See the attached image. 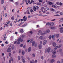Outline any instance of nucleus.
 I'll return each instance as SVG.
<instances>
[{
  "label": "nucleus",
  "mask_w": 63,
  "mask_h": 63,
  "mask_svg": "<svg viewBox=\"0 0 63 63\" xmlns=\"http://www.w3.org/2000/svg\"><path fill=\"white\" fill-rule=\"evenodd\" d=\"M51 49L50 47H48L47 49L46 48L45 50L46 51H47L48 53H49V52H50Z\"/></svg>",
  "instance_id": "nucleus-1"
},
{
  "label": "nucleus",
  "mask_w": 63,
  "mask_h": 63,
  "mask_svg": "<svg viewBox=\"0 0 63 63\" xmlns=\"http://www.w3.org/2000/svg\"><path fill=\"white\" fill-rule=\"evenodd\" d=\"M31 9V7H29L27 9V12H29V11H30V10Z\"/></svg>",
  "instance_id": "nucleus-2"
},
{
  "label": "nucleus",
  "mask_w": 63,
  "mask_h": 63,
  "mask_svg": "<svg viewBox=\"0 0 63 63\" xmlns=\"http://www.w3.org/2000/svg\"><path fill=\"white\" fill-rule=\"evenodd\" d=\"M20 38L18 39L17 40V42L16 43L17 45H19V44H20V42L19 41H20Z\"/></svg>",
  "instance_id": "nucleus-3"
},
{
  "label": "nucleus",
  "mask_w": 63,
  "mask_h": 63,
  "mask_svg": "<svg viewBox=\"0 0 63 63\" xmlns=\"http://www.w3.org/2000/svg\"><path fill=\"white\" fill-rule=\"evenodd\" d=\"M23 20L25 21H26V20H27V17H25V16H24L23 17Z\"/></svg>",
  "instance_id": "nucleus-4"
},
{
  "label": "nucleus",
  "mask_w": 63,
  "mask_h": 63,
  "mask_svg": "<svg viewBox=\"0 0 63 63\" xmlns=\"http://www.w3.org/2000/svg\"><path fill=\"white\" fill-rule=\"evenodd\" d=\"M52 44L53 46H54V47L56 46V44L55 42H53Z\"/></svg>",
  "instance_id": "nucleus-5"
},
{
  "label": "nucleus",
  "mask_w": 63,
  "mask_h": 63,
  "mask_svg": "<svg viewBox=\"0 0 63 63\" xmlns=\"http://www.w3.org/2000/svg\"><path fill=\"white\" fill-rule=\"evenodd\" d=\"M11 48L9 47H8V49H7V52H11Z\"/></svg>",
  "instance_id": "nucleus-6"
},
{
  "label": "nucleus",
  "mask_w": 63,
  "mask_h": 63,
  "mask_svg": "<svg viewBox=\"0 0 63 63\" xmlns=\"http://www.w3.org/2000/svg\"><path fill=\"white\" fill-rule=\"evenodd\" d=\"M53 25H54V23L52 22L49 25V26H53Z\"/></svg>",
  "instance_id": "nucleus-7"
},
{
  "label": "nucleus",
  "mask_w": 63,
  "mask_h": 63,
  "mask_svg": "<svg viewBox=\"0 0 63 63\" xmlns=\"http://www.w3.org/2000/svg\"><path fill=\"white\" fill-rule=\"evenodd\" d=\"M48 3L49 5H53L54 3H52V2H49Z\"/></svg>",
  "instance_id": "nucleus-8"
},
{
  "label": "nucleus",
  "mask_w": 63,
  "mask_h": 63,
  "mask_svg": "<svg viewBox=\"0 0 63 63\" xmlns=\"http://www.w3.org/2000/svg\"><path fill=\"white\" fill-rule=\"evenodd\" d=\"M33 9L34 11H36V10H37V7L35 6H34L33 7Z\"/></svg>",
  "instance_id": "nucleus-9"
},
{
  "label": "nucleus",
  "mask_w": 63,
  "mask_h": 63,
  "mask_svg": "<svg viewBox=\"0 0 63 63\" xmlns=\"http://www.w3.org/2000/svg\"><path fill=\"white\" fill-rule=\"evenodd\" d=\"M31 51V48L30 47L28 49V51L29 52H30Z\"/></svg>",
  "instance_id": "nucleus-10"
},
{
  "label": "nucleus",
  "mask_w": 63,
  "mask_h": 63,
  "mask_svg": "<svg viewBox=\"0 0 63 63\" xmlns=\"http://www.w3.org/2000/svg\"><path fill=\"white\" fill-rule=\"evenodd\" d=\"M52 57L53 58H55L56 57V56L55 54H53L52 55Z\"/></svg>",
  "instance_id": "nucleus-11"
},
{
  "label": "nucleus",
  "mask_w": 63,
  "mask_h": 63,
  "mask_svg": "<svg viewBox=\"0 0 63 63\" xmlns=\"http://www.w3.org/2000/svg\"><path fill=\"white\" fill-rule=\"evenodd\" d=\"M18 39H20V41H21V42H23V39L21 38V37H20Z\"/></svg>",
  "instance_id": "nucleus-12"
},
{
  "label": "nucleus",
  "mask_w": 63,
  "mask_h": 63,
  "mask_svg": "<svg viewBox=\"0 0 63 63\" xmlns=\"http://www.w3.org/2000/svg\"><path fill=\"white\" fill-rule=\"evenodd\" d=\"M46 43H47V40H44L43 43V45H45L46 44Z\"/></svg>",
  "instance_id": "nucleus-13"
},
{
  "label": "nucleus",
  "mask_w": 63,
  "mask_h": 63,
  "mask_svg": "<svg viewBox=\"0 0 63 63\" xmlns=\"http://www.w3.org/2000/svg\"><path fill=\"white\" fill-rule=\"evenodd\" d=\"M51 6L52 7H53V8H55V9H56L57 8V7H56V6L53 5V4Z\"/></svg>",
  "instance_id": "nucleus-14"
},
{
  "label": "nucleus",
  "mask_w": 63,
  "mask_h": 63,
  "mask_svg": "<svg viewBox=\"0 0 63 63\" xmlns=\"http://www.w3.org/2000/svg\"><path fill=\"white\" fill-rule=\"evenodd\" d=\"M4 3V0H2L1 1V4H3Z\"/></svg>",
  "instance_id": "nucleus-15"
},
{
  "label": "nucleus",
  "mask_w": 63,
  "mask_h": 63,
  "mask_svg": "<svg viewBox=\"0 0 63 63\" xmlns=\"http://www.w3.org/2000/svg\"><path fill=\"white\" fill-rule=\"evenodd\" d=\"M55 61L54 60L52 59L51 60V63H53V62H54Z\"/></svg>",
  "instance_id": "nucleus-16"
},
{
  "label": "nucleus",
  "mask_w": 63,
  "mask_h": 63,
  "mask_svg": "<svg viewBox=\"0 0 63 63\" xmlns=\"http://www.w3.org/2000/svg\"><path fill=\"white\" fill-rule=\"evenodd\" d=\"M39 48L40 49H41L42 48V45H40L39 46Z\"/></svg>",
  "instance_id": "nucleus-17"
},
{
  "label": "nucleus",
  "mask_w": 63,
  "mask_h": 63,
  "mask_svg": "<svg viewBox=\"0 0 63 63\" xmlns=\"http://www.w3.org/2000/svg\"><path fill=\"white\" fill-rule=\"evenodd\" d=\"M46 31L47 33H49L50 32V31L49 30H46Z\"/></svg>",
  "instance_id": "nucleus-18"
},
{
  "label": "nucleus",
  "mask_w": 63,
  "mask_h": 63,
  "mask_svg": "<svg viewBox=\"0 0 63 63\" xmlns=\"http://www.w3.org/2000/svg\"><path fill=\"white\" fill-rule=\"evenodd\" d=\"M34 45H35V41H33L32 43V45L33 46H34Z\"/></svg>",
  "instance_id": "nucleus-19"
},
{
  "label": "nucleus",
  "mask_w": 63,
  "mask_h": 63,
  "mask_svg": "<svg viewBox=\"0 0 63 63\" xmlns=\"http://www.w3.org/2000/svg\"><path fill=\"white\" fill-rule=\"evenodd\" d=\"M49 10V8H45L44 10H45L46 11H48Z\"/></svg>",
  "instance_id": "nucleus-20"
},
{
  "label": "nucleus",
  "mask_w": 63,
  "mask_h": 63,
  "mask_svg": "<svg viewBox=\"0 0 63 63\" xmlns=\"http://www.w3.org/2000/svg\"><path fill=\"white\" fill-rule=\"evenodd\" d=\"M20 32L21 33H23V29H21L20 31Z\"/></svg>",
  "instance_id": "nucleus-21"
},
{
  "label": "nucleus",
  "mask_w": 63,
  "mask_h": 63,
  "mask_svg": "<svg viewBox=\"0 0 63 63\" xmlns=\"http://www.w3.org/2000/svg\"><path fill=\"white\" fill-rule=\"evenodd\" d=\"M50 10L51 11H53L54 12V9H53V8H50Z\"/></svg>",
  "instance_id": "nucleus-22"
},
{
  "label": "nucleus",
  "mask_w": 63,
  "mask_h": 63,
  "mask_svg": "<svg viewBox=\"0 0 63 63\" xmlns=\"http://www.w3.org/2000/svg\"><path fill=\"white\" fill-rule=\"evenodd\" d=\"M39 38L41 40H43V37L42 36H41L39 37Z\"/></svg>",
  "instance_id": "nucleus-23"
},
{
  "label": "nucleus",
  "mask_w": 63,
  "mask_h": 63,
  "mask_svg": "<svg viewBox=\"0 0 63 63\" xmlns=\"http://www.w3.org/2000/svg\"><path fill=\"white\" fill-rule=\"evenodd\" d=\"M32 56L33 57H35V54L33 53L32 54Z\"/></svg>",
  "instance_id": "nucleus-24"
},
{
  "label": "nucleus",
  "mask_w": 63,
  "mask_h": 63,
  "mask_svg": "<svg viewBox=\"0 0 63 63\" xmlns=\"http://www.w3.org/2000/svg\"><path fill=\"white\" fill-rule=\"evenodd\" d=\"M56 36V38H58V37H59V34H57Z\"/></svg>",
  "instance_id": "nucleus-25"
},
{
  "label": "nucleus",
  "mask_w": 63,
  "mask_h": 63,
  "mask_svg": "<svg viewBox=\"0 0 63 63\" xmlns=\"http://www.w3.org/2000/svg\"><path fill=\"white\" fill-rule=\"evenodd\" d=\"M44 9V7H42L41 9V10L42 11V12H43V10Z\"/></svg>",
  "instance_id": "nucleus-26"
},
{
  "label": "nucleus",
  "mask_w": 63,
  "mask_h": 63,
  "mask_svg": "<svg viewBox=\"0 0 63 63\" xmlns=\"http://www.w3.org/2000/svg\"><path fill=\"white\" fill-rule=\"evenodd\" d=\"M22 55H24V53H25V52L24 50H23L22 51Z\"/></svg>",
  "instance_id": "nucleus-27"
},
{
  "label": "nucleus",
  "mask_w": 63,
  "mask_h": 63,
  "mask_svg": "<svg viewBox=\"0 0 63 63\" xmlns=\"http://www.w3.org/2000/svg\"><path fill=\"white\" fill-rule=\"evenodd\" d=\"M33 39H31V40L30 42V43H32V42H33Z\"/></svg>",
  "instance_id": "nucleus-28"
},
{
  "label": "nucleus",
  "mask_w": 63,
  "mask_h": 63,
  "mask_svg": "<svg viewBox=\"0 0 63 63\" xmlns=\"http://www.w3.org/2000/svg\"><path fill=\"white\" fill-rule=\"evenodd\" d=\"M34 1L33 0H31V2L30 3V4H32V3H34Z\"/></svg>",
  "instance_id": "nucleus-29"
},
{
  "label": "nucleus",
  "mask_w": 63,
  "mask_h": 63,
  "mask_svg": "<svg viewBox=\"0 0 63 63\" xmlns=\"http://www.w3.org/2000/svg\"><path fill=\"white\" fill-rule=\"evenodd\" d=\"M11 19H12L13 20H14V16H13L12 17Z\"/></svg>",
  "instance_id": "nucleus-30"
},
{
  "label": "nucleus",
  "mask_w": 63,
  "mask_h": 63,
  "mask_svg": "<svg viewBox=\"0 0 63 63\" xmlns=\"http://www.w3.org/2000/svg\"><path fill=\"white\" fill-rule=\"evenodd\" d=\"M17 57L18 60H20V57L19 56H18Z\"/></svg>",
  "instance_id": "nucleus-31"
},
{
  "label": "nucleus",
  "mask_w": 63,
  "mask_h": 63,
  "mask_svg": "<svg viewBox=\"0 0 63 63\" xmlns=\"http://www.w3.org/2000/svg\"><path fill=\"white\" fill-rule=\"evenodd\" d=\"M37 5H41V4H42V3H41L39 2L38 3H37L36 4Z\"/></svg>",
  "instance_id": "nucleus-32"
},
{
  "label": "nucleus",
  "mask_w": 63,
  "mask_h": 63,
  "mask_svg": "<svg viewBox=\"0 0 63 63\" xmlns=\"http://www.w3.org/2000/svg\"><path fill=\"white\" fill-rule=\"evenodd\" d=\"M40 34L42 36H43V35H45V34H44V33H43L42 32L40 33Z\"/></svg>",
  "instance_id": "nucleus-33"
},
{
  "label": "nucleus",
  "mask_w": 63,
  "mask_h": 63,
  "mask_svg": "<svg viewBox=\"0 0 63 63\" xmlns=\"http://www.w3.org/2000/svg\"><path fill=\"white\" fill-rule=\"evenodd\" d=\"M22 61L23 62H25V61L23 59H22Z\"/></svg>",
  "instance_id": "nucleus-34"
},
{
  "label": "nucleus",
  "mask_w": 63,
  "mask_h": 63,
  "mask_svg": "<svg viewBox=\"0 0 63 63\" xmlns=\"http://www.w3.org/2000/svg\"><path fill=\"white\" fill-rule=\"evenodd\" d=\"M52 53L53 54H55L56 53V51H53L52 52Z\"/></svg>",
  "instance_id": "nucleus-35"
},
{
  "label": "nucleus",
  "mask_w": 63,
  "mask_h": 63,
  "mask_svg": "<svg viewBox=\"0 0 63 63\" xmlns=\"http://www.w3.org/2000/svg\"><path fill=\"white\" fill-rule=\"evenodd\" d=\"M26 26V24H24L23 25H22V27H25V26Z\"/></svg>",
  "instance_id": "nucleus-36"
},
{
  "label": "nucleus",
  "mask_w": 63,
  "mask_h": 63,
  "mask_svg": "<svg viewBox=\"0 0 63 63\" xmlns=\"http://www.w3.org/2000/svg\"><path fill=\"white\" fill-rule=\"evenodd\" d=\"M51 37L52 36H51V35L49 36V39L50 40L51 39Z\"/></svg>",
  "instance_id": "nucleus-37"
},
{
  "label": "nucleus",
  "mask_w": 63,
  "mask_h": 63,
  "mask_svg": "<svg viewBox=\"0 0 63 63\" xmlns=\"http://www.w3.org/2000/svg\"><path fill=\"white\" fill-rule=\"evenodd\" d=\"M30 11L31 12V14H33V13H32V12H33V10L32 9H31Z\"/></svg>",
  "instance_id": "nucleus-38"
},
{
  "label": "nucleus",
  "mask_w": 63,
  "mask_h": 63,
  "mask_svg": "<svg viewBox=\"0 0 63 63\" xmlns=\"http://www.w3.org/2000/svg\"><path fill=\"white\" fill-rule=\"evenodd\" d=\"M58 46H56L54 48V49L56 50V49H57V48H58Z\"/></svg>",
  "instance_id": "nucleus-39"
},
{
  "label": "nucleus",
  "mask_w": 63,
  "mask_h": 63,
  "mask_svg": "<svg viewBox=\"0 0 63 63\" xmlns=\"http://www.w3.org/2000/svg\"><path fill=\"white\" fill-rule=\"evenodd\" d=\"M18 2H17L15 3V4L16 5H18Z\"/></svg>",
  "instance_id": "nucleus-40"
},
{
  "label": "nucleus",
  "mask_w": 63,
  "mask_h": 63,
  "mask_svg": "<svg viewBox=\"0 0 63 63\" xmlns=\"http://www.w3.org/2000/svg\"><path fill=\"white\" fill-rule=\"evenodd\" d=\"M11 61L12 62H13V61H14V60H13V58L12 57H11Z\"/></svg>",
  "instance_id": "nucleus-41"
},
{
  "label": "nucleus",
  "mask_w": 63,
  "mask_h": 63,
  "mask_svg": "<svg viewBox=\"0 0 63 63\" xmlns=\"http://www.w3.org/2000/svg\"><path fill=\"white\" fill-rule=\"evenodd\" d=\"M50 28L51 29H55V28L54 27H51Z\"/></svg>",
  "instance_id": "nucleus-42"
},
{
  "label": "nucleus",
  "mask_w": 63,
  "mask_h": 63,
  "mask_svg": "<svg viewBox=\"0 0 63 63\" xmlns=\"http://www.w3.org/2000/svg\"><path fill=\"white\" fill-rule=\"evenodd\" d=\"M60 32L61 33H63V30H60Z\"/></svg>",
  "instance_id": "nucleus-43"
},
{
  "label": "nucleus",
  "mask_w": 63,
  "mask_h": 63,
  "mask_svg": "<svg viewBox=\"0 0 63 63\" xmlns=\"http://www.w3.org/2000/svg\"><path fill=\"white\" fill-rule=\"evenodd\" d=\"M59 29L60 30H63V27H61L60 28H59Z\"/></svg>",
  "instance_id": "nucleus-44"
},
{
  "label": "nucleus",
  "mask_w": 63,
  "mask_h": 63,
  "mask_svg": "<svg viewBox=\"0 0 63 63\" xmlns=\"http://www.w3.org/2000/svg\"><path fill=\"white\" fill-rule=\"evenodd\" d=\"M38 33H41L42 32V31L41 30L39 31H38Z\"/></svg>",
  "instance_id": "nucleus-45"
},
{
  "label": "nucleus",
  "mask_w": 63,
  "mask_h": 63,
  "mask_svg": "<svg viewBox=\"0 0 63 63\" xmlns=\"http://www.w3.org/2000/svg\"><path fill=\"white\" fill-rule=\"evenodd\" d=\"M38 61L36 60H35L34 62V63H37Z\"/></svg>",
  "instance_id": "nucleus-46"
},
{
  "label": "nucleus",
  "mask_w": 63,
  "mask_h": 63,
  "mask_svg": "<svg viewBox=\"0 0 63 63\" xmlns=\"http://www.w3.org/2000/svg\"><path fill=\"white\" fill-rule=\"evenodd\" d=\"M59 21L60 22H63V19H61L59 20Z\"/></svg>",
  "instance_id": "nucleus-47"
},
{
  "label": "nucleus",
  "mask_w": 63,
  "mask_h": 63,
  "mask_svg": "<svg viewBox=\"0 0 63 63\" xmlns=\"http://www.w3.org/2000/svg\"><path fill=\"white\" fill-rule=\"evenodd\" d=\"M6 39H7V37H5L3 39V40H6Z\"/></svg>",
  "instance_id": "nucleus-48"
},
{
  "label": "nucleus",
  "mask_w": 63,
  "mask_h": 63,
  "mask_svg": "<svg viewBox=\"0 0 63 63\" xmlns=\"http://www.w3.org/2000/svg\"><path fill=\"white\" fill-rule=\"evenodd\" d=\"M36 8H37V10H39V7H38L37 6H36Z\"/></svg>",
  "instance_id": "nucleus-49"
},
{
  "label": "nucleus",
  "mask_w": 63,
  "mask_h": 63,
  "mask_svg": "<svg viewBox=\"0 0 63 63\" xmlns=\"http://www.w3.org/2000/svg\"><path fill=\"white\" fill-rule=\"evenodd\" d=\"M63 13L62 12H61L60 13V15H63Z\"/></svg>",
  "instance_id": "nucleus-50"
},
{
  "label": "nucleus",
  "mask_w": 63,
  "mask_h": 63,
  "mask_svg": "<svg viewBox=\"0 0 63 63\" xmlns=\"http://www.w3.org/2000/svg\"><path fill=\"white\" fill-rule=\"evenodd\" d=\"M62 47V45H60L58 47V48H60V47Z\"/></svg>",
  "instance_id": "nucleus-51"
},
{
  "label": "nucleus",
  "mask_w": 63,
  "mask_h": 63,
  "mask_svg": "<svg viewBox=\"0 0 63 63\" xmlns=\"http://www.w3.org/2000/svg\"><path fill=\"white\" fill-rule=\"evenodd\" d=\"M44 35H45V34H47V32H46V31H44Z\"/></svg>",
  "instance_id": "nucleus-52"
},
{
  "label": "nucleus",
  "mask_w": 63,
  "mask_h": 63,
  "mask_svg": "<svg viewBox=\"0 0 63 63\" xmlns=\"http://www.w3.org/2000/svg\"><path fill=\"white\" fill-rule=\"evenodd\" d=\"M43 42V41H40V44L41 45L42 44V43Z\"/></svg>",
  "instance_id": "nucleus-53"
},
{
  "label": "nucleus",
  "mask_w": 63,
  "mask_h": 63,
  "mask_svg": "<svg viewBox=\"0 0 63 63\" xmlns=\"http://www.w3.org/2000/svg\"><path fill=\"white\" fill-rule=\"evenodd\" d=\"M11 48H12V49H14V46L13 45L11 47Z\"/></svg>",
  "instance_id": "nucleus-54"
},
{
  "label": "nucleus",
  "mask_w": 63,
  "mask_h": 63,
  "mask_svg": "<svg viewBox=\"0 0 63 63\" xmlns=\"http://www.w3.org/2000/svg\"><path fill=\"white\" fill-rule=\"evenodd\" d=\"M23 46V44H22L20 45V47H22Z\"/></svg>",
  "instance_id": "nucleus-55"
},
{
  "label": "nucleus",
  "mask_w": 63,
  "mask_h": 63,
  "mask_svg": "<svg viewBox=\"0 0 63 63\" xmlns=\"http://www.w3.org/2000/svg\"><path fill=\"white\" fill-rule=\"evenodd\" d=\"M16 43H17V41H15L14 42V44H16Z\"/></svg>",
  "instance_id": "nucleus-56"
},
{
  "label": "nucleus",
  "mask_w": 63,
  "mask_h": 63,
  "mask_svg": "<svg viewBox=\"0 0 63 63\" xmlns=\"http://www.w3.org/2000/svg\"><path fill=\"white\" fill-rule=\"evenodd\" d=\"M9 55L10 57H11V53H9Z\"/></svg>",
  "instance_id": "nucleus-57"
},
{
  "label": "nucleus",
  "mask_w": 63,
  "mask_h": 63,
  "mask_svg": "<svg viewBox=\"0 0 63 63\" xmlns=\"http://www.w3.org/2000/svg\"><path fill=\"white\" fill-rule=\"evenodd\" d=\"M61 63H63V59H62L61 60Z\"/></svg>",
  "instance_id": "nucleus-58"
},
{
  "label": "nucleus",
  "mask_w": 63,
  "mask_h": 63,
  "mask_svg": "<svg viewBox=\"0 0 63 63\" xmlns=\"http://www.w3.org/2000/svg\"><path fill=\"white\" fill-rule=\"evenodd\" d=\"M59 3H60L58 2H56V4L58 5H59Z\"/></svg>",
  "instance_id": "nucleus-59"
},
{
  "label": "nucleus",
  "mask_w": 63,
  "mask_h": 63,
  "mask_svg": "<svg viewBox=\"0 0 63 63\" xmlns=\"http://www.w3.org/2000/svg\"><path fill=\"white\" fill-rule=\"evenodd\" d=\"M59 5H60V6H61V5H62V3H61V2H60V3Z\"/></svg>",
  "instance_id": "nucleus-60"
},
{
  "label": "nucleus",
  "mask_w": 63,
  "mask_h": 63,
  "mask_svg": "<svg viewBox=\"0 0 63 63\" xmlns=\"http://www.w3.org/2000/svg\"><path fill=\"white\" fill-rule=\"evenodd\" d=\"M29 32L30 33H31V34H32L33 33V32H32V31H30Z\"/></svg>",
  "instance_id": "nucleus-61"
},
{
  "label": "nucleus",
  "mask_w": 63,
  "mask_h": 63,
  "mask_svg": "<svg viewBox=\"0 0 63 63\" xmlns=\"http://www.w3.org/2000/svg\"><path fill=\"white\" fill-rule=\"evenodd\" d=\"M28 3H30V0H28Z\"/></svg>",
  "instance_id": "nucleus-62"
},
{
  "label": "nucleus",
  "mask_w": 63,
  "mask_h": 63,
  "mask_svg": "<svg viewBox=\"0 0 63 63\" xmlns=\"http://www.w3.org/2000/svg\"><path fill=\"white\" fill-rule=\"evenodd\" d=\"M57 63H61V62L60 61H58L57 62Z\"/></svg>",
  "instance_id": "nucleus-63"
},
{
  "label": "nucleus",
  "mask_w": 63,
  "mask_h": 63,
  "mask_svg": "<svg viewBox=\"0 0 63 63\" xmlns=\"http://www.w3.org/2000/svg\"><path fill=\"white\" fill-rule=\"evenodd\" d=\"M7 24H9V23H10V21L7 22Z\"/></svg>",
  "instance_id": "nucleus-64"
}]
</instances>
